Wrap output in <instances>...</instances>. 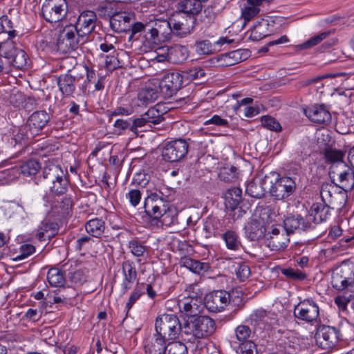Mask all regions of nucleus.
<instances>
[{
  "label": "nucleus",
  "mask_w": 354,
  "mask_h": 354,
  "mask_svg": "<svg viewBox=\"0 0 354 354\" xmlns=\"http://www.w3.org/2000/svg\"><path fill=\"white\" fill-rule=\"evenodd\" d=\"M169 208V200L162 192L152 193L144 201V212L150 219L151 225L156 227L170 225L166 221Z\"/></svg>",
  "instance_id": "f257e3e1"
},
{
  "label": "nucleus",
  "mask_w": 354,
  "mask_h": 354,
  "mask_svg": "<svg viewBox=\"0 0 354 354\" xmlns=\"http://www.w3.org/2000/svg\"><path fill=\"white\" fill-rule=\"evenodd\" d=\"M216 330V324L208 316L200 315L189 317L184 323V339L194 342L196 339L207 338Z\"/></svg>",
  "instance_id": "f03ea898"
},
{
  "label": "nucleus",
  "mask_w": 354,
  "mask_h": 354,
  "mask_svg": "<svg viewBox=\"0 0 354 354\" xmlns=\"http://www.w3.org/2000/svg\"><path fill=\"white\" fill-rule=\"evenodd\" d=\"M43 183L48 185L50 192L57 196L63 195L68 189L69 180L62 167L48 160L44 167Z\"/></svg>",
  "instance_id": "7ed1b4c3"
},
{
  "label": "nucleus",
  "mask_w": 354,
  "mask_h": 354,
  "mask_svg": "<svg viewBox=\"0 0 354 354\" xmlns=\"http://www.w3.org/2000/svg\"><path fill=\"white\" fill-rule=\"evenodd\" d=\"M50 120L48 113L45 111L34 112L28 118L27 124L19 129L18 133L15 135L14 140L16 143H20L25 140L33 138L39 135L42 129Z\"/></svg>",
  "instance_id": "20e7f679"
},
{
  "label": "nucleus",
  "mask_w": 354,
  "mask_h": 354,
  "mask_svg": "<svg viewBox=\"0 0 354 354\" xmlns=\"http://www.w3.org/2000/svg\"><path fill=\"white\" fill-rule=\"evenodd\" d=\"M155 328L156 333L166 340H173L178 338L181 333L183 337L184 324L182 326L178 317L172 314H162L156 318Z\"/></svg>",
  "instance_id": "39448f33"
},
{
  "label": "nucleus",
  "mask_w": 354,
  "mask_h": 354,
  "mask_svg": "<svg viewBox=\"0 0 354 354\" xmlns=\"http://www.w3.org/2000/svg\"><path fill=\"white\" fill-rule=\"evenodd\" d=\"M0 55L6 60L7 66H12L17 69L22 70L28 66L27 53L17 48L10 39L0 44Z\"/></svg>",
  "instance_id": "423d86ee"
},
{
  "label": "nucleus",
  "mask_w": 354,
  "mask_h": 354,
  "mask_svg": "<svg viewBox=\"0 0 354 354\" xmlns=\"http://www.w3.org/2000/svg\"><path fill=\"white\" fill-rule=\"evenodd\" d=\"M85 41V37L79 34L77 28L70 24L60 31L57 46L59 50L68 53L77 49Z\"/></svg>",
  "instance_id": "0eeeda50"
},
{
  "label": "nucleus",
  "mask_w": 354,
  "mask_h": 354,
  "mask_svg": "<svg viewBox=\"0 0 354 354\" xmlns=\"http://www.w3.org/2000/svg\"><path fill=\"white\" fill-rule=\"evenodd\" d=\"M66 0H46L42 5L41 13L46 21L54 23L62 20L67 15Z\"/></svg>",
  "instance_id": "6e6552de"
},
{
  "label": "nucleus",
  "mask_w": 354,
  "mask_h": 354,
  "mask_svg": "<svg viewBox=\"0 0 354 354\" xmlns=\"http://www.w3.org/2000/svg\"><path fill=\"white\" fill-rule=\"evenodd\" d=\"M293 315L297 319L313 324L319 318V308L314 300L304 299L294 307Z\"/></svg>",
  "instance_id": "1a4fd4ad"
},
{
  "label": "nucleus",
  "mask_w": 354,
  "mask_h": 354,
  "mask_svg": "<svg viewBox=\"0 0 354 354\" xmlns=\"http://www.w3.org/2000/svg\"><path fill=\"white\" fill-rule=\"evenodd\" d=\"M189 144L184 139H176L167 142L162 150V156L165 161L174 162L185 158L188 153Z\"/></svg>",
  "instance_id": "9d476101"
},
{
  "label": "nucleus",
  "mask_w": 354,
  "mask_h": 354,
  "mask_svg": "<svg viewBox=\"0 0 354 354\" xmlns=\"http://www.w3.org/2000/svg\"><path fill=\"white\" fill-rule=\"evenodd\" d=\"M296 189V183L292 178L287 176L277 178L273 182L270 179L268 192L276 200H283L292 195Z\"/></svg>",
  "instance_id": "9b49d317"
},
{
  "label": "nucleus",
  "mask_w": 354,
  "mask_h": 354,
  "mask_svg": "<svg viewBox=\"0 0 354 354\" xmlns=\"http://www.w3.org/2000/svg\"><path fill=\"white\" fill-rule=\"evenodd\" d=\"M267 245L272 251L283 250L290 242V235L281 225H272L267 231Z\"/></svg>",
  "instance_id": "f8f14e48"
},
{
  "label": "nucleus",
  "mask_w": 354,
  "mask_h": 354,
  "mask_svg": "<svg viewBox=\"0 0 354 354\" xmlns=\"http://www.w3.org/2000/svg\"><path fill=\"white\" fill-rule=\"evenodd\" d=\"M230 295L225 290H218L207 294L205 298L206 308L212 313L223 310L230 304Z\"/></svg>",
  "instance_id": "ddd939ff"
},
{
  "label": "nucleus",
  "mask_w": 354,
  "mask_h": 354,
  "mask_svg": "<svg viewBox=\"0 0 354 354\" xmlns=\"http://www.w3.org/2000/svg\"><path fill=\"white\" fill-rule=\"evenodd\" d=\"M283 228L288 234L307 232L314 228V225L307 217H302L299 214L288 216L283 220Z\"/></svg>",
  "instance_id": "4468645a"
},
{
  "label": "nucleus",
  "mask_w": 354,
  "mask_h": 354,
  "mask_svg": "<svg viewBox=\"0 0 354 354\" xmlns=\"http://www.w3.org/2000/svg\"><path fill=\"white\" fill-rule=\"evenodd\" d=\"M339 340V330L335 327L322 326L316 333V341L325 350L335 346Z\"/></svg>",
  "instance_id": "2eb2a0df"
},
{
  "label": "nucleus",
  "mask_w": 354,
  "mask_h": 354,
  "mask_svg": "<svg viewBox=\"0 0 354 354\" xmlns=\"http://www.w3.org/2000/svg\"><path fill=\"white\" fill-rule=\"evenodd\" d=\"M183 80L181 73L172 72L165 74L159 83V89L167 96H172L182 86Z\"/></svg>",
  "instance_id": "dca6fc26"
},
{
  "label": "nucleus",
  "mask_w": 354,
  "mask_h": 354,
  "mask_svg": "<svg viewBox=\"0 0 354 354\" xmlns=\"http://www.w3.org/2000/svg\"><path fill=\"white\" fill-rule=\"evenodd\" d=\"M122 281L120 283V293L125 295L131 288L137 279L138 272L133 261H124L122 263Z\"/></svg>",
  "instance_id": "f3484780"
},
{
  "label": "nucleus",
  "mask_w": 354,
  "mask_h": 354,
  "mask_svg": "<svg viewBox=\"0 0 354 354\" xmlns=\"http://www.w3.org/2000/svg\"><path fill=\"white\" fill-rule=\"evenodd\" d=\"M97 21V16L95 12L91 10H86L82 12L74 25L79 34L86 37L91 33L95 28Z\"/></svg>",
  "instance_id": "a211bd4d"
},
{
  "label": "nucleus",
  "mask_w": 354,
  "mask_h": 354,
  "mask_svg": "<svg viewBox=\"0 0 354 354\" xmlns=\"http://www.w3.org/2000/svg\"><path fill=\"white\" fill-rule=\"evenodd\" d=\"M73 202L71 196H66L60 200L53 201L50 214L57 219L71 216L73 212Z\"/></svg>",
  "instance_id": "6ab92c4d"
},
{
  "label": "nucleus",
  "mask_w": 354,
  "mask_h": 354,
  "mask_svg": "<svg viewBox=\"0 0 354 354\" xmlns=\"http://www.w3.org/2000/svg\"><path fill=\"white\" fill-rule=\"evenodd\" d=\"M77 73H65L60 75L57 80L59 90L64 97L73 95L75 91L76 84L81 80Z\"/></svg>",
  "instance_id": "aec40b11"
},
{
  "label": "nucleus",
  "mask_w": 354,
  "mask_h": 354,
  "mask_svg": "<svg viewBox=\"0 0 354 354\" xmlns=\"http://www.w3.org/2000/svg\"><path fill=\"white\" fill-rule=\"evenodd\" d=\"M304 113L315 123L326 124L331 120L330 113L324 104L314 105L304 109Z\"/></svg>",
  "instance_id": "412c9836"
},
{
  "label": "nucleus",
  "mask_w": 354,
  "mask_h": 354,
  "mask_svg": "<svg viewBox=\"0 0 354 354\" xmlns=\"http://www.w3.org/2000/svg\"><path fill=\"white\" fill-rule=\"evenodd\" d=\"M330 215V207L324 202L313 203L306 216L310 223H321L326 221Z\"/></svg>",
  "instance_id": "4be33fe9"
},
{
  "label": "nucleus",
  "mask_w": 354,
  "mask_h": 354,
  "mask_svg": "<svg viewBox=\"0 0 354 354\" xmlns=\"http://www.w3.org/2000/svg\"><path fill=\"white\" fill-rule=\"evenodd\" d=\"M270 178L266 176L263 178L254 180L250 182L245 189V192L250 196L256 198H261L269 188Z\"/></svg>",
  "instance_id": "5701e85b"
},
{
  "label": "nucleus",
  "mask_w": 354,
  "mask_h": 354,
  "mask_svg": "<svg viewBox=\"0 0 354 354\" xmlns=\"http://www.w3.org/2000/svg\"><path fill=\"white\" fill-rule=\"evenodd\" d=\"M130 15L126 12H116L110 18V26L116 32H123L131 28Z\"/></svg>",
  "instance_id": "b1692460"
},
{
  "label": "nucleus",
  "mask_w": 354,
  "mask_h": 354,
  "mask_svg": "<svg viewBox=\"0 0 354 354\" xmlns=\"http://www.w3.org/2000/svg\"><path fill=\"white\" fill-rule=\"evenodd\" d=\"M179 264L196 274H203L210 269L209 263L193 259L189 256L180 257Z\"/></svg>",
  "instance_id": "393cba45"
},
{
  "label": "nucleus",
  "mask_w": 354,
  "mask_h": 354,
  "mask_svg": "<svg viewBox=\"0 0 354 354\" xmlns=\"http://www.w3.org/2000/svg\"><path fill=\"white\" fill-rule=\"evenodd\" d=\"M173 35L183 37L189 34L193 29V26L187 24V20L180 17V15H174L169 18Z\"/></svg>",
  "instance_id": "a878e982"
},
{
  "label": "nucleus",
  "mask_w": 354,
  "mask_h": 354,
  "mask_svg": "<svg viewBox=\"0 0 354 354\" xmlns=\"http://www.w3.org/2000/svg\"><path fill=\"white\" fill-rule=\"evenodd\" d=\"M169 249L174 253H178L180 257L192 254L194 252L192 246L183 239L172 236L169 243Z\"/></svg>",
  "instance_id": "bb28decb"
},
{
  "label": "nucleus",
  "mask_w": 354,
  "mask_h": 354,
  "mask_svg": "<svg viewBox=\"0 0 354 354\" xmlns=\"http://www.w3.org/2000/svg\"><path fill=\"white\" fill-rule=\"evenodd\" d=\"M344 169L341 171L337 168V171H335V167L331 168L330 171V174L333 175V178H335V176L338 177L339 186L345 189H348L353 187V172L352 169L349 167H344Z\"/></svg>",
  "instance_id": "cd10ccee"
},
{
  "label": "nucleus",
  "mask_w": 354,
  "mask_h": 354,
  "mask_svg": "<svg viewBox=\"0 0 354 354\" xmlns=\"http://www.w3.org/2000/svg\"><path fill=\"white\" fill-rule=\"evenodd\" d=\"M168 62L172 64H180L188 57V50L185 46L174 45L166 49Z\"/></svg>",
  "instance_id": "c85d7f7f"
},
{
  "label": "nucleus",
  "mask_w": 354,
  "mask_h": 354,
  "mask_svg": "<svg viewBox=\"0 0 354 354\" xmlns=\"http://www.w3.org/2000/svg\"><path fill=\"white\" fill-rule=\"evenodd\" d=\"M166 347V339L157 334L156 337L147 340L145 350L147 354H164Z\"/></svg>",
  "instance_id": "c756f323"
},
{
  "label": "nucleus",
  "mask_w": 354,
  "mask_h": 354,
  "mask_svg": "<svg viewBox=\"0 0 354 354\" xmlns=\"http://www.w3.org/2000/svg\"><path fill=\"white\" fill-rule=\"evenodd\" d=\"M106 229L105 221L102 218H94L85 223V230L91 236L100 238Z\"/></svg>",
  "instance_id": "7c9ffc66"
},
{
  "label": "nucleus",
  "mask_w": 354,
  "mask_h": 354,
  "mask_svg": "<svg viewBox=\"0 0 354 354\" xmlns=\"http://www.w3.org/2000/svg\"><path fill=\"white\" fill-rule=\"evenodd\" d=\"M58 224L49 220H44L38 227L36 236L39 241L45 240L46 237L53 236L57 232Z\"/></svg>",
  "instance_id": "2f4dec72"
},
{
  "label": "nucleus",
  "mask_w": 354,
  "mask_h": 354,
  "mask_svg": "<svg viewBox=\"0 0 354 354\" xmlns=\"http://www.w3.org/2000/svg\"><path fill=\"white\" fill-rule=\"evenodd\" d=\"M179 12L188 15H196L202 10V3L199 0H181L178 4Z\"/></svg>",
  "instance_id": "473e14b6"
},
{
  "label": "nucleus",
  "mask_w": 354,
  "mask_h": 354,
  "mask_svg": "<svg viewBox=\"0 0 354 354\" xmlns=\"http://www.w3.org/2000/svg\"><path fill=\"white\" fill-rule=\"evenodd\" d=\"M242 199V190L239 187H232L225 194V204L227 209H235Z\"/></svg>",
  "instance_id": "72a5a7b5"
},
{
  "label": "nucleus",
  "mask_w": 354,
  "mask_h": 354,
  "mask_svg": "<svg viewBox=\"0 0 354 354\" xmlns=\"http://www.w3.org/2000/svg\"><path fill=\"white\" fill-rule=\"evenodd\" d=\"M346 279H354V269L349 266H342L337 268L332 274V286L335 288L340 281Z\"/></svg>",
  "instance_id": "f704fd0d"
},
{
  "label": "nucleus",
  "mask_w": 354,
  "mask_h": 354,
  "mask_svg": "<svg viewBox=\"0 0 354 354\" xmlns=\"http://www.w3.org/2000/svg\"><path fill=\"white\" fill-rule=\"evenodd\" d=\"M266 230L261 223L257 220H252L246 227V232L249 239L252 241L259 240L266 235Z\"/></svg>",
  "instance_id": "c9c22d12"
},
{
  "label": "nucleus",
  "mask_w": 354,
  "mask_h": 354,
  "mask_svg": "<svg viewBox=\"0 0 354 354\" xmlns=\"http://www.w3.org/2000/svg\"><path fill=\"white\" fill-rule=\"evenodd\" d=\"M47 281L53 287H64L66 283L64 273L57 268H51L47 272Z\"/></svg>",
  "instance_id": "e433bc0d"
},
{
  "label": "nucleus",
  "mask_w": 354,
  "mask_h": 354,
  "mask_svg": "<svg viewBox=\"0 0 354 354\" xmlns=\"http://www.w3.org/2000/svg\"><path fill=\"white\" fill-rule=\"evenodd\" d=\"M222 239L228 250L238 251L242 248L240 238L234 230H227L222 234Z\"/></svg>",
  "instance_id": "4c0bfd02"
},
{
  "label": "nucleus",
  "mask_w": 354,
  "mask_h": 354,
  "mask_svg": "<svg viewBox=\"0 0 354 354\" xmlns=\"http://www.w3.org/2000/svg\"><path fill=\"white\" fill-rule=\"evenodd\" d=\"M154 27L162 41H166L171 39V36L173 35V32L169 19H156Z\"/></svg>",
  "instance_id": "58836bf2"
},
{
  "label": "nucleus",
  "mask_w": 354,
  "mask_h": 354,
  "mask_svg": "<svg viewBox=\"0 0 354 354\" xmlns=\"http://www.w3.org/2000/svg\"><path fill=\"white\" fill-rule=\"evenodd\" d=\"M199 304L194 300L184 297V299L178 301V306L180 311L184 312L189 317H196L195 314L199 311Z\"/></svg>",
  "instance_id": "ea45409f"
},
{
  "label": "nucleus",
  "mask_w": 354,
  "mask_h": 354,
  "mask_svg": "<svg viewBox=\"0 0 354 354\" xmlns=\"http://www.w3.org/2000/svg\"><path fill=\"white\" fill-rule=\"evenodd\" d=\"M248 55V51L241 49L231 51L225 54V61L227 65L232 66L245 60Z\"/></svg>",
  "instance_id": "a19ab883"
},
{
  "label": "nucleus",
  "mask_w": 354,
  "mask_h": 354,
  "mask_svg": "<svg viewBox=\"0 0 354 354\" xmlns=\"http://www.w3.org/2000/svg\"><path fill=\"white\" fill-rule=\"evenodd\" d=\"M41 167V164L38 160L31 159L21 165L20 171L24 176H34L39 171Z\"/></svg>",
  "instance_id": "79ce46f5"
},
{
  "label": "nucleus",
  "mask_w": 354,
  "mask_h": 354,
  "mask_svg": "<svg viewBox=\"0 0 354 354\" xmlns=\"http://www.w3.org/2000/svg\"><path fill=\"white\" fill-rule=\"evenodd\" d=\"M268 23H259L254 26L251 30L249 38L252 41H259L263 38L269 35V32L267 30Z\"/></svg>",
  "instance_id": "37998d69"
},
{
  "label": "nucleus",
  "mask_w": 354,
  "mask_h": 354,
  "mask_svg": "<svg viewBox=\"0 0 354 354\" xmlns=\"http://www.w3.org/2000/svg\"><path fill=\"white\" fill-rule=\"evenodd\" d=\"M180 73L183 81L187 82L203 78L205 75V71L201 66H194L183 71Z\"/></svg>",
  "instance_id": "c03bdc74"
},
{
  "label": "nucleus",
  "mask_w": 354,
  "mask_h": 354,
  "mask_svg": "<svg viewBox=\"0 0 354 354\" xmlns=\"http://www.w3.org/2000/svg\"><path fill=\"white\" fill-rule=\"evenodd\" d=\"M75 71H77V73L79 76H82L81 80L84 77L85 74L86 75V80L84 81L85 84L83 86L85 88L88 84L94 83L95 82L97 77L95 70L89 68L86 66L79 64V66L75 68Z\"/></svg>",
  "instance_id": "a18cd8bd"
},
{
  "label": "nucleus",
  "mask_w": 354,
  "mask_h": 354,
  "mask_svg": "<svg viewBox=\"0 0 354 354\" xmlns=\"http://www.w3.org/2000/svg\"><path fill=\"white\" fill-rule=\"evenodd\" d=\"M324 156L328 162L338 164V165H337L335 169H337L338 166L346 167V165L342 161L344 154L342 151L332 149H328L325 151Z\"/></svg>",
  "instance_id": "49530a36"
},
{
  "label": "nucleus",
  "mask_w": 354,
  "mask_h": 354,
  "mask_svg": "<svg viewBox=\"0 0 354 354\" xmlns=\"http://www.w3.org/2000/svg\"><path fill=\"white\" fill-rule=\"evenodd\" d=\"M160 105L157 104L153 107H151L145 113V115L149 123L157 124L160 123L163 120V113L159 109Z\"/></svg>",
  "instance_id": "de8ad7c7"
},
{
  "label": "nucleus",
  "mask_w": 354,
  "mask_h": 354,
  "mask_svg": "<svg viewBox=\"0 0 354 354\" xmlns=\"http://www.w3.org/2000/svg\"><path fill=\"white\" fill-rule=\"evenodd\" d=\"M250 321L252 324L254 325H259L261 324H270L271 323L269 322V315L268 313L263 309H258L254 311L250 315Z\"/></svg>",
  "instance_id": "09e8293b"
},
{
  "label": "nucleus",
  "mask_w": 354,
  "mask_h": 354,
  "mask_svg": "<svg viewBox=\"0 0 354 354\" xmlns=\"http://www.w3.org/2000/svg\"><path fill=\"white\" fill-rule=\"evenodd\" d=\"M158 97V91L156 88L146 87L138 94V98L145 104L154 102Z\"/></svg>",
  "instance_id": "8fccbe9b"
},
{
  "label": "nucleus",
  "mask_w": 354,
  "mask_h": 354,
  "mask_svg": "<svg viewBox=\"0 0 354 354\" xmlns=\"http://www.w3.org/2000/svg\"><path fill=\"white\" fill-rule=\"evenodd\" d=\"M187 299H190L194 301L201 303L203 299V292L201 290L198 284H190L185 289Z\"/></svg>",
  "instance_id": "3c124183"
},
{
  "label": "nucleus",
  "mask_w": 354,
  "mask_h": 354,
  "mask_svg": "<svg viewBox=\"0 0 354 354\" xmlns=\"http://www.w3.org/2000/svg\"><path fill=\"white\" fill-rule=\"evenodd\" d=\"M164 354H188V351L185 344L180 342H173L167 345Z\"/></svg>",
  "instance_id": "603ef678"
},
{
  "label": "nucleus",
  "mask_w": 354,
  "mask_h": 354,
  "mask_svg": "<svg viewBox=\"0 0 354 354\" xmlns=\"http://www.w3.org/2000/svg\"><path fill=\"white\" fill-rule=\"evenodd\" d=\"M279 347L281 348L282 354H296L299 345L296 339L293 340L287 339L282 341L279 344Z\"/></svg>",
  "instance_id": "864d4df0"
},
{
  "label": "nucleus",
  "mask_w": 354,
  "mask_h": 354,
  "mask_svg": "<svg viewBox=\"0 0 354 354\" xmlns=\"http://www.w3.org/2000/svg\"><path fill=\"white\" fill-rule=\"evenodd\" d=\"M238 174L237 169L235 167L223 168L219 174V178L224 182L232 183L237 179Z\"/></svg>",
  "instance_id": "5fc2aeb1"
},
{
  "label": "nucleus",
  "mask_w": 354,
  "mask_h": 354,
  "mask_svg": "<svg viewBox=\"0 0 354 354\" xmlns=\"http://www.w3.org/2000/svg\"><path fill=\"white\" fill-rule=\"evenodd\" d=\"M330 35V32H323L319 33V35L314 36L303 44H301L299 46L301 49H308L311 47H313L319 43H321L324 39H326Z\"/></svg>",
  "instance_id": "6e6d98bb"
},
{
  "label": "nucleus",
  "mask_w": 354,
  "mask_h": 354,
  "mask_svg": "<svg viewBox=\"0 0 354 354\" xmlns=\"http://www.w3.org/2000/svg\"><path fill=\"white\" fill-rule=\"evenodd\" d=\"M235 335L239 342L243 343L250 342L248 339L252 335V330L248 326L239 325L236 328Z\"/></svg>",
  "instance_id": "4d7b16f0"
},
{
  "label": "nucleus",
  "mask_w": 354,
  "mask_h": 354,
  "mask_svg": "<svg viewBox=\"0 0 354 354\" xmlns=\"http://www.w3.org/2000/svg\"><path fill=\"white\" fill-rule=\"evenodd\" d=\"M145 37L149 44V47L151 48H154L158 43L162 41L155 27L151 28L146 33Z\"/></svg>",
  "instance_id": "13d9d810"
},
{
  "label": "nucleus",
  "mask_w": 354,
  "mask_h": 354,
  "mask_svg": "<svg viewBox=\"0 0 354 354\" xmlns=\"http://www.w3.org/2000/svg\"><path fill=\"white\" fill-rule=\"evenodd\" d=\"M195 51L199 55H209L213 51L212 44L208 40L196 42Z\"/></svg>",
  "instance_id": "bf43d9fd"
},
{
  "label": "nucleus",
  "mask_w": 354,
  "mask_h": 354,
  "mask_svg": "<svg viewBox=\"0 0 354 354\" xmlns=\"http://www.w3.org/2000/svg\"><path fill=\"white\" fill-rule=\"evenodd\" d=\"M129 248L135 257H142L146 251V247L137 240H131L129 242Z\"/></svg>",
  "instance_id": "052dcab7"
},
{
  "label": "nucleus",
  "mask_w": 354,
  "mask_h": 354,
  "mask_svg": "<svg viewBox=\"0 0 354 354\" xmlns=\"http://www.w3.org/2000/svg\"><path fill=\"white\" fill-rule=\"evenodd\" d=\"M79 66L77 62V59L73 57H67L62 59L61 67L67 71L66 73H71L72 69H73V73H77L75 68Z\"/></svg>",
  "instance_id": "680f3d73"
},
{
  "label": "nucleus",
  "mask_w": 354,
  "mask_h": 354,
  "mask_svg": "<svg viewBox=\"0 0 354 354\" xmlns=\"http://www.w3.org/2000/svg\"><path fill=\"white\" fill-rule=\"evenodd\" d=\"M69 280L75 286H81L86 281V277L81 270H77L69 273Z\"/></svg>",
  "instance_id": "e2e57ef3"
},
{
  "label": "nucleus",
  "mask_w": 354,
  "mask_h": 354,
  "mask_svg": "<svg viewBox=\"0 0 354 354\" xmlns=\"http://www.w3.org/2000/svg\"><path fill=\"white\" fill-rule=\"evenodd\" d=\"M261 121L263 127L270 130L277 131L281 129L280 124L274 118L270 116H263Z\"/></svg>",
  "instance_id": "0e129e2a"
},
{
  "label": "nucleus",
  "mask_w": 354,
  "mask_h": 354,
  "mask_svg": "<svg viewBox=\"0 0 354 354\" xmlns=\"http://www.w3.org/2000/svg\"><path fill=\"white\" fill-rule=\"evenodd\" d=\"M281 272L286 277L292 279L304 280L306 278V274L298 269L285 268L282 270Z\"/></svg>",
  "instance_id": "69168bd1"
},
{
  "label": "nucleus",
  "mask_w": 354,
  "mask_h": 354,
  "mask_svg": "<svg viewBox=\"0 0 354 354\" xmlns=\"http://www.w3.org/2000/svg\"><path fill=\"white\" fill-rule=\"evenodd\" d=\"M235 272L237 278L240 281H244L250 275V269L246 264L239 263L235 270Z\"/></svg>",
  "instance_id": "338daca9"
},
{
  "label": "nucleus",
  "mask_w": 354,
  "mask_h": 354,
  "mask_svg": "<svg viewBox=\"0 0 354 354\" xmlns=\"http://www.w3.org/2000/svg\"><path fill=\"white\" fill-rule=\"evenodd\" d=\"M260 12V9L256 6H248L242 10L241 17L245 21H250L257 16Z\"/></svg>",
  "instance_id": "774afa93"
}]
</instances>
